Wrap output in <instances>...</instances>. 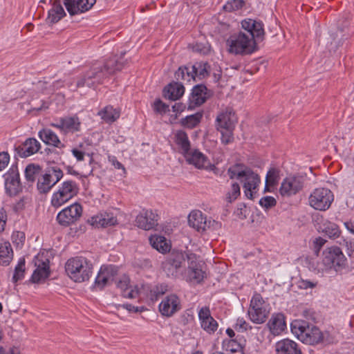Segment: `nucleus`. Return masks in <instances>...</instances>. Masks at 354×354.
Listing matches in <instances>:
<instances>
[{"mask_svg": "<svg viewBox=\"0 0 354 354\" xmlns=\"http://www.w3.org/2000/svg\"><path fill=\"white\" fill-rule=\"evenodd\" d=\"M123 64L116 57L107 59L103 66L93 67L77 82L76 88L94 86L102 83L104 79L122 68Z\"/></svg>", "mask_w": 354, "mask_h": 354, "instance_id": "f257e3e1", "label": "nucleus"}, {"mask_svg": "<svg viewBox=\"0 0 354 354\" xmlns=\"http://www.w3.org/2000/svg\"><path fill=\"white\" fill-rule=\"evenodd\" d=\"M291 331L306 344L317 345L324 340L323 332L317 326L304 320H295L291 324Z\"/></svg>", "mask_w": 354, "mask_h": 354, "instance_id": "f03ea898", "label": "nucleus"}, {"mask_svg": "<svg viewBox=\"0 0 354 354\" xmlns=\"http://www.w3.org/2000/svg\"><path fill=\"white\" fill-rule=\"evenodd\" d=\"M241 164H235L227 169V174L230 179L236 178L243 183V189L245 196L248 198H253V193L259 186L261 180L257 174L250 169H243Z\"/></svg>", "mask_w": 354, "mask_h": 354, "instance_id": "7ed1b4c3", "label": "nucleus"}, {"mask_svg": "<svg viewBox=\"0 0 354 354\" xmlns=\"http://www.w3.org/2000/svg\"><path fill=\"white\" fill-rule=\"evenodd\" d=\"M65 271L71 279L82 283L90 279L93 272V264L85 257H75L67 260Z\"/></svg>", "mask_w": 354, "mask_h": 354, "instance_id": "20e7f679", "label": "nucleus"}, {"mask_svg": "<svg viewBox=\"0 0 354 354\" xmlns=\"http://www.w3.org/2000/svg\"><path fill=\"white\" fill-rule=\"evenodd\" d=\"M227 51L234 55H250L257 49L255 41L251 39L244 32L231 35L226 41Z\"/></svg>", "mask_w": 354, "mask_h": 354, "instance_id": "39448f33", "label": "nucleus"}, {"mask_svg": "<svg viewBox=\"0 0 354 354\" xmlns=\"http://www.w3.org/2000/svg\"><path fill=\"white\" fill-rule=\"evenodd\" d=\"M79 192V187L73 180L64 181L57 192L51 197V205L54 207H59L67 203Z\"/></svg>", "mask_w": 354, "mask_h": 354, "instance_id": "423d86ee", "label": "nucleus"}, {"mask_svg": "<svg viewBox=\"0 0 354 354\" xmlns=\"http://www.w3.org/2000/svg\"><path fill=\"white\" fill-rule=\"evenodd\" d=\"M62 170L57 167L48 168L45 174L38 178L37 189L39 194H46L50 192L63 177Z\"/></svg>", "mask_w": 354, "mask_h": 354, "instance_id": "0eeeda50", "label": "nucleus"}, {"mask_svg": "<svg viewBox=\"0 0 354 354\" xmlns=\"http://www.w3.org/2000/svg\"><path fill=\"white\" fill-rule=\"evenodd\" d=\"M334 200L333 192L324 187L315 189L308 198L309 205L316 210L326 211Z\"/></svg>", "mask_w": 354, "mask_h": 354, "instance_id": "6e6552de", "label": "nucleus"}, {"mask_svg": "<svg viewBox=\"0 0 354 354\" xmlns=\"http://www.w3.org/2000/svg\"><path fill=\"white\" fill-rule=\"evenodd\" d=\"M305 181V177L299 174L286 177L279 187L280 195L286 198L296 195L303 189Z\"/></svg>", "mask_w": 354, "mask_h": 354, "instance_id": "1a4fd4ad", "label": "nucleus"}, {"mask_svg": "<svg viewBox=\"0 0 354 354\" xmlns=\"http://www.w3.org/2000/svg\"><path fill=\"white\" fill-rule=\"evenodd\" d=\"M322 261L326 267L338 271L345 267L346 259L339 247L332 246L324 250Z\"/></svg>", "mask_w": 354, "mask_h": 354, "instance_id": "9d476101", "label": "nucleus"}, {"mask_svg": "<svg viewBox=\"0 0 354 354\" xmlns=\"http://www.w3.org/2000/svg\"><path fill=\"white\" fill-rule=\"evenodd\" d=\"M248 314L250 320L255 324H262L266 322L269 311L260 294H255L252 297Z\"/></svg>", "mask_w": 354, "mask_h": 354, "instance_id": "9b49d317", "label": "nucleus"}, {"mask_svg": "<svg viewBox=\"0 0 354 354\" xmlns=\"http://www.w3.org/2000/svg\"><path fill=\"white\" fill-rule=\"evenodd\" d=\"M82 214L81 205L75 203L59 212L56 219L59 225L67 227L75 223Z\"/></svg>", "mask_w": 354, "mask_h": 354, "instance_id": "f8f14e48", "label": "nucleus"}, {"mask_svg": "<svg viewBox=\"0 0 354 354\" xmlns=\"http://www.w3.org/2000/svg\"><path fill=\"white\" fill-rule=\"evenodd\" d=\"M241 26L243 29L246 31L245 35L255 41V44L257 41H261L264 39V25L261 21L245 19L241 21Z\"/></svg>", "mask_w": 354, "mask_h": 354, "instance_id": "ddd939ff", "label": "nucleus"}, {"mask_svg": "<svg viewBox=\"0 0 354 354\" xmlns=\"http://www.w3.org/2000/svg\"><path fill=\"white\" fill-rule=\"evenodd\" d=\"M241 26L243 29L246 31L245 35L255 41V44L257 41H261L264 39V25L261 21L245 19L241 21Z\"/></svg>", "mask_w": 354, "mask_h": 354, "instance_id": "4468645a", "label": "nucleus"}, {"mask_svg": "<svg viewBox=\"0 0 354 354\" xmlns=\"http://www.w3.org/2000/svg\"><path fill=\"white\" fill-rule=\"evenodd\" d=\"M5 189L10 196H16L22 191V185L17 167H12L4 175Z\"/></svg>", "mask_w": 354, "mask_h": 354, "instance_id": "2eb2a0df", "label": "nucleus"}, {"mask_svg": "<svg viewBox=\"0 0 354 354\" xmlns=\"http://www.w3.org/2000/svg\"><path fill=\"white\" fill-rule=\"evenodd\" d=\"M188 263V277L191 281L201 282L205 277V272L203 270L204 263L198 261L195 254L189 253L186 255Z\"/></svg>", "mask_w": 354, "mask_h": 354, "instance_id": "dca6fc26", "label": "nucleus"}, {"mask_svg": "<svg viewBox=\"0 0 354 354\" xmlns=\"http://www.w3.org/2000/svg\"><path fill=\"white\" fill-rule=\"evenodd\" d=\"M212 93L204 84H197L193 87L189 98L188 110L201 106L211 96Z\"/></svg>", "mask_w": 354, "mask_h": 354, "instance_id": "f3484780", "label": "nucleus"}, {"mask_svg": "<svg viewBox=\"0 0 354 354\" xmlns=\"http://www.w3.org/2000/svg\"><path fill=\"white\" fill-rule=\"evenodd\" d=\"M236 122L235 112L232 108L227 107L218 114L216 118V129H234Z\"/></svg>", "mask_w": 354, "mask_h": 354, "instance_id": "a211bd4d", "label": "nucleus"}, {"mask_svg": "<svg viewBox=\"0 0 354 354\" xmlns=\"http://www.w3.org/2000/svg\"><path fill=\"white\" fill-rule=\"evenodd\" d=\"M158 215L151 209H142L136 218L139 228L149 230L158 225Z\"/></svg>", "mask_w": 354, "mask_h": 354, "instance_id": "6ab92c4d", "label": "nucleus"}, {"mask_svg": "<svg viewBox=\"0 0 354 354\" xmlns=\"http://www.w3.org/2000/svg\"><path fill=\"white\" fill-rule=\"evenodd\" d=\"M63 2L69 15L74 16L89 10L96 0H63Z\"/></svg>", "mask_w": 354, "mask_h": 354, "instance_id": "aec40b11", "label": "nucleus"}, {"mask_svg": "<svg viewBox=\"0 0 354 354\" xmlns=\"http://www.w3.org/2000/svg\"><path fill=\"white\" fill-rule=\"evenodd\" d=\"M40 148L41 144L37 140L29 138L20 145L15 147V156L22 158H27L38 152Z\"/></svg>", "mask_w": 354, "mask_h": 354, "instance_id": "412c9836", "label": "nucleus"}, {"mask_svg": "<svg viewBox=\"0 0 354 354\" xmlns=\"http://www.w3.org/2000/svg\"><path fill=\"white\" fill-rule=\"evenodd\" d=\"M117 274L118 269L115 266L112 265L102 266L95 279V286L100 290L103 289L110 281H113Z\"/></svg>", "mask_w": 354, "mask_h": 354, "instance_id": "4be33fe9", "label": "nucleus"}, {"mask_svg": "<svg viewBox=\"0 0 354 354\" xmlns=\"http://www.w3.org/2000/svg\"><path fill=\"white\" fill-rule=\"evenodd\" d=\"M179 298L174 294L167 296L160 304L159 310L163 316L171 317L180 310Z\"/></svg>", "mask_w": 354, "mask_h": 354, "instance_id": "5701e85b", "label": "nucleus"}, {"mask_svg": "<svg viewBox=\"0 0 354 354\" xmlns=\"http://www.w3.org/2000/svg\"><path fill=\"white\" fill-rule=\"evenodd\" d=\"M81 122L77 116L61 118L57 123L50 125L59 129L64 133H74L80 130Z\"/></svg>", "mask_w": 354, "mask_h": 354, "instance_id": "b1692460", "label": "nucleus"}, {"mask_svg": "<svg viewBox=\"0 0 354 354\" xmlns=\"http://www.w3.org/2000/svg\"><path fill=\"white\" fill-rule=\"evenodd\" d=\"M184 156L189 164L198 169H212L214 167V165L209 163L208 158L197 149L189 151Z\"/></svg>", "mask_w": 354, "mask_h": 354, "instance_id": "393cba45", "label": "nucleus"}, {"mask_svg": "<svg viewBox=\"0 0 354 354\" xmlns=\"http://www.w3.org/2000/svg\"><path fill=\"white\" fill-rule=\"evenodd\" d=\"M275 351L277 354H303L299 344L288 338L278 341Z\"/></svg>", "mask_w": 354, "mask_h": 354, "instance_id": "a878e982", "label": "nucleus"}, {"mask_svg": "<svg viewBox=\"0 0 354 354\" xmlns=\"http://www.w3.org/2000/svg\"><path fill=\"white\" fill-rule=\"evenodd\" d=\"M90 222L92 225L97 227H106L116 225L118 223V220L113 213L104 212L92 216Z\"/></svg>", "mask_w": 354, "mask_h": 354, "instance_id": "bb28decb", "label": "nucleus"}, {"mask_svg": "<svg viewBox=\"0 0 354 354\" xmlns=\"http://www.w3.org/2000/svg\"><path fill=\"white\" fill-rule=\"evenodd\" d=\"M189 225L198 232H203L207 230V220L199 210L192 211L188 216Z\"/></svg>", "mask_w": 354, "mask_h": 354, "instance_id": "cd10ccee", "label": "nucleus"}, {"mask_svg": "<svg viewBox=\"0 0 354 354\" xmlns=\"http://www.w3.org/2000/svg\"><path fill=\"white\" fill-rule=\"evenodd\" d=\"M39 138L48 145H51L59 149L65 147V145L62 143L57 134L50 129H42L39 133Z\"/></svg>", "mask_w": 354, "mask_h": 354, "instance_id": "c85d7f7f", "label": "nucleus"}, {"mask_svg": "<svg viewBox=\"0 0 354 354\" xmlns=\"http://www.w3.org/2000/svg\"><path fill=\"white\" fill-rule=\"evenodd\" d=\"M185 92V88L182 83L174 82L169 84L163 90V96L166 99L173 101L178 100Z\"/></svg>", "mask_w": 354, "mask_h": 354, "instance_id": "c756f323", "label": "nucleus"}, {"mask_svg": "<svg viewBox=\"0 0 354 354\" xmlns=\"http://www.w3.org/2000/svg\"><path fill=\"white\" fill-rule=\"evenodd\" d=\"M267 325L273 335H279L286 328L284 315L281 313L273 315Z\"/></svg>", "mask_w": 354, "mask_h": 354, "instance_id": "7c9ffc66", "label": "nucleus"}, {"mask_svg": "<svg viewBox=\"0 0 354 354\" xmlns=\"http://www.w3.org/2000/svg\"><path fill=\"white\" fill-rule=\"evenodd\" d=\"M13 259V250L8 241L0 243V263L2 266H8Z\"/></svg>", "mask_w": 354, "mask_h": 354, "instance_id": "2f4dec72", "label": "nucleus"}, {"mask_svg": "<svg viewBox=\"0 0 354 354\" xmlns=\"http://www.w3.org/2000/svg\"><path fill=\"white\" fill-rule=\"evenodd\" d=\"M42 167L37 164L31 163L26 167L24 174L28 183L32 185L41 175Z\"/></svg>", "mask_w": 354, "mask_h": 354, "instance_id": "473e14b6", "label": "nucleus"}, {"mask_svg": "<svg viewBox=\"0 0 354 354\" xmlns=\"http://www.w3.org/2000/svg\"><path fill=\"white\" fill-rule=\"evenodd\" d=\"M98 115L106 123H113L120 118V111L109 105L100 111Z\"/></svg>", "mask_w": 354, "mask_h": 354, "instance_id": "72a5a7b5", "label": "nucleus"}, {"mask_svg": "<svg viewBox=\"0 0 354 354\" xmlns=\"http://www.w3.org/2000/svg\"><path fill=\"white\" fill-rule=\"evenodd\" d=\"M149 242L151 246L161 253H165L170 249V245L167 243L165 237L158 235H151L149 237Z\"/></svg>", "mask_w": 354, "mask_h": 354, "instance_id": "f704fd0d", "label": "nucleus"}, {"mask_svg": "<svg viewBox=\"0 0 354 354\" xmlns=\"http://www.w3.org/2000/svg\"><path fill=\"white\" fill-rule=\"evenodd\" d=\"M192 71L194 73V80L197 78L201 80L209 75V69L210 66L207 62H196L192 65Z\"/></svg>", "mask_w": 354, "mask_h": 354, "instance_id": "c9c22d12", "label": "nucleus"}, {"mask_svg": "<svg viewBox=\"0 0 354 354\" xmlns=\"http://www.w3.org/2000/svg\"><path fill=\"white\" fill-rule=\"evenodd\" d=\"M116 286L122 291V295L124 297L135 298L138 295V290H130L127 292L129 288V279L127 276H123L119 280L115 281Z\"/></svg>", "mask_w": 354, "mask_h": 354, "instance_id": "e433bc0d", "label": "nucleus"}, {"mask_svg": "<svg viewBox=\"0 0 354 354\" xmlns=\"http://www.w3.org/2000/svg\"><path fill=\"white\" fill-rule=\"evenodd\" d=\"M192 68L191 64L180 66L175 73V78L178 81L190 82L194 80V73L192 72Z\"/></svg>", "mask_w": 354, "mask_h": 354, "instance_id": "4c0bfd02", "label": "nucleus"}, {"mask_svg": "<svg viewBox=\"0 0 354 354\" xmlns=\"http://www.w3.org/2000/svg\"><path fill=\"white\" fill-rule=\"evenodd\" d=\"M175 137L176 144L180 147L185 156L190 150V142L187 133L183 131H178Z\"/></svg>", "mask_w": 354, "mask_h": 354, "instance_id": "58836bf2", "label": "nucleus"}, {"mask_svg": "<svg viewBox=\"0 0 354 354\" xmlns=\"http://www.w3.org/2000/svg\"><path fill=\"white\" fill-rule=\"evenodd\" d=\"M187 254H185L181 251L173 250L168 254L165 261L171 263L179 269L181 267L183 263L185 262V257L187 258Z\"/></svg>", "mask_w": 354, "mask_h": 354, "instance_id": "ea45409f", "label": "nucleus"}, {"mask_svg": "<svg viewBox=\"0 0 354 354\" xmlns=\"http://www.w3.org/2000/svg\"><path fill=\"white\" fill-rule=\"evenodd\" d=\"M50 274L49 267L43 263L41 268H37L32 273L30 281L32 283H39L41 279L48 278Z\"/></svg>", "mask_w": 354, "mask_h": 354, "instance_id": "a19ab883", "label": "nucleus"}, {"mask_svg": "<svg viewBox=\"0 0 354 354\" xmlns=\"http://www.w3.org/2000/svg\"><path fill=\"white\" fill-rule=\"evenodd\" d=\"M203 118V112H196L186 116L181 120V124L185 127L192 129L194 128L201 120Z\"/></svg>", "mask_w": 354, "mask_h": 354, "instance_id": "79ce46f5", "label": "nucleus"}, {"mask_svg": "<svg viewBox=\"0 0 354 354\" xmlns=\"http://www.w3.org/2000/svg\"><path fill=\"white\" fill-rule=\"evenodd\" d=\"M322 231L330 238H336L340 234L338 225L328 221H326L323 223Z\"/></svg>", "mask_w": 354, "mask_h": 354, "instance_id": "37998d69", "label": "nucleus"}, {"mask_svg": "<svg viewBox=\"0 0 354 354\" xmlns=\"http://www.w3.org/2000/svg\"><path fill=\"white\" fill-rule=\"evenodd\" d=\"M25 265V259L24 257L19 259L18 263L15 268L14 274L12 276V281L14 283H17L18 281L24 279L26 270Z\"/></svg>", "mask_w": 354, "mask_h": 354, "instance_id": "c03bdc74", "label": "nucleus"}, {"mask_svg": "<svg viewBox=\"0 0 354 354\" xmlns=\"http://www.w3.org/2000/svg\"><path fill=\"white\" fill-rule=\"evenodd\" d=\"M279 173L280 170L275 167H271L266 177V181L267 183V185L275 186L279 180Z\"/></svg>", "mask_w": 354, "mask_h": 354, "instance_id": "a18cd8bd", "label": "nucleus"}, {"mask_svg": "<svg viewBox=\"0 0 354 354\" xmlns=\"http://www.w3.org/2000/svg\"><path fill=\"white\" fill-rule=\"evenodd\" d=\"M245 339L243 338L230 339L228 342L227 348L232 353L235 352L239 349L244 348L245 346Z\"/></svg>", "mask_w": 354, "mask_h": 354, "instance_id": "49530a36", "label": "nucleus"}, {"mask_svg": "<svg viewBox=\"0 0 354 354\" xmlns=\"http://www.w3.org/2000/svg\"><path fill=\"white\" fill-rule=\"evenodd\" d=\"M240 186L237 183H233L231 185V189L226 195V199L228 202L231 203L235 201L240 195Z\"/></svg>", "mask_w": 354, "mask_h": 354, "instance_id": "de8ad7c7", "label": "nucleus"}, {"mask_svg": "<svg viewBox=\"0 0 354 354\" xmlns=\"http://www.w3.org/2000/svg\"><path fill=\"white\" fill-rule=\"evenodd\" d=\"M218 326L217 322L214 318L205 320L201 324V328L209 334L214 333L217 330Z\"/></svg>", "mask_w": 354, "mask_h": 354, "instance_id": "09e8293b", "label": "nucleus"}, {"mask_svg": "<svg viewBox=\"0 0 354 354\" xmlns=\"http://www.w3.org/2000/svg\"><path fill=\"white\" fill-rule=\"evenodd\" d=\"M221 133V142L224 145H227L234 141V129H217Z\"/></svg>", "mask_w": 354, "mask_h": 354, "instance_id": "8fccbe9b", "label": "nucleus"}, {"mask_svg": "<svg viewBox=\"0 0 354 354\" xmlns=\"http://www.w3.org/2000/svg\"><path fill=\"white\" fill-rule=\"evenodd\" d=\"M245 2L243 0H232V1L227 2L223 6V9L227 12H232L234 10H237L241 8Z\"/></svg>", "mask_w": 354, "mask_h": 354, "instance_id": "3c124183", "label": "nucleus"}, {"mask_svg": "<svg viewBox=\"0 0 354 354\" xmlns=\"http://www.w3.org/2000/svg\"><path fill=\"white\" fill-rule=\"evenodd\" d=\"M162 267L168 277H176L178 268L174 265L165 261L162 262Z\"/></svg>", "mask_w": 354, "mask_h": 354, "instance_id": "603ef678", "label": "nucleus"}, {"mask_svg": "<svg viewBox=\"0 0 354 354\" xmlns=\"http://www.w3.org/2000/svg\"><path fill=\"white\" fill-rule=\"evenodd\" d=\"M276 204L277 201L275 198L272 196H264L261 198L259 201V205L266 209H269L272 207H274Z\"/></svg>", "mask_w": 354, "mask_h": 354, "instance_id": "864d4df0", "label": "nucleus"}, {"mask_svg": "<svg viewBox=\"0 0 354 354\" xmlns=\"http://www.w3.org/2000/svg\"><path fill=\"white\" fill-rule=\"evenodd\" d=\"M153 109L154 111L159 113H165L167 111H169V106L165 103L162 102L160 99H157L155 100L153 103Z\"/></svg>", "mask_w": 354, "mask_h": 354, "instance_id": "5fc2aeb1", "label": "nucleus"}, {"mask_svg": "<svg viewBox=\"0 0 354 354\" xmlns=\"http://www.w3.org/2000/svg\"><path fill=\"white\" fill-rule=\"evenodd\" d=\"M167 291V286L166 285L161 284L156 286L152 290H151L152 299H158V298L164 295Z\"/></svg>", "mask_w": 354, "mask_h": 354, "instance_id": "6e6d98bb", "label": "nucleus"}, {"mask_svg": "<svg viewBox=\"0 0 354 354\" xmlns=\"http://www.w3.org/2000/svg\"><path fill=\"white\" fill-rule=\"evenodd\" d=\"M213 318L211 316L209 308L207 306L202 307L198 311V319L200 320L201 324L205 322V320H209V319Z\"/></svg>", "mask_w": 354, "mask_h": 354, "instance_id": "4d7b16f0", "label": "nucleus"}, {"mask_svg": "<svg viewBox=\"0 0 354 354\" xmlns=\"http://www.w3.org/2000/svg\"><path fill=\"white\" fill-rule=\"evenodd\" d=\"M51 12L55 13L59 15L61 19L66 16V12L60 3V0H55L51 8Z\"/></svg>", "mask_w": 354, "mask_h": 354, "instance_id": "13d9d810", "label": "nucleus"}, {"mask_svg": "<svg viewBox=\"0 0 354 354\" xmlns=\"http://www.w3.org/2000/svg\"><path fill=\"white\" fill-rule=\"evenodd\" d=\"M108 160L115 169H122L123 174H126V169L124 165L117 160L115 156H109Z\"/></svg>", "mask_w": 354, "mask_h": 354, "instance_id": "bf43d9fd", "label": "nucleus"}, {"mask_svg": "<svg viewBox=\"0 0 354 354\" xmlns=\"http://www.w3.org/2000/svg\"><path fill=\"white\" fill-rule=\"evenodd\" d=\"M345 252L350 258H354V239L345 241Z\"/></svg>", "mask_w": 354, "mask_h": 354, "instance_id": "052dcab7", "label": "nucleus"}, {"mask_svg": "<svg viewBox=\"0 0 354 354\" xmlns=\"http://www.w3.org/2000/svg\"><path fill=\"white\" fill-rule=\"evenodd\" d=\"M10 156L8 152H0V171L3 169L9 163Z\"/></svg>", "mask_w": 354, "mask_h": 354, "instance_id": "680f3d73", "label": "nucleus"}, {"mask_svg": "<svg viewBox=\"0 0 354 354\" xmlns=\"http://www.w3.org/2000/svg\"><path fill=\"white\" fill-rule=\"evenodd\" d=\"M26 197H22L13 205V210L16 212L22 211L25 208Z\"/></svg>", "mask_w": 354, "mask_h": 354, "instance_id": "e2e57ef3", "label": "nucleus"}, {"mask_svg": "<svg viewBox=\"0 0 354 354\" xmlns=\"http://www.w3.org/2000/svg\"><path fill=\"white\" fill-rule=\"evenodd\" d=\"M234 328L238 331H245L248 329V324L243 318H239Z\"/></svg>", "mask_w": 354, "mask_h": 354, "instance_id": "0e129e2a", "label": "nucleus"}, {"mask_svg": "<svg viewBox=\"0 0 354 354\" xmlns=\"http://www.w3.org/2000/svg\"><path fill=\"white\" fill-rule=\"evenodd\" d=\"M61 18L59 17V15H57L55 13L51 12V9L48 11V17L46 19V21L49 25H53L54 24L57 23Z\"/></svg>", "mask_w": 354, "mask_h": 354, "instance_id": "69168bd1", "label": "nucleus"}, {"mask_svg": "<svg viewBox=\"0 0 354 354\" xmlns=\"http://www.w3.org/2000/svg\"><path fill=\"white\" fill-rule=\"evenodd\" d=\"M7 221V214L4 208H0V233L5 229V225Z\"/></svg>", "mask_w": 354, "mask_h": 354, "instance_id": "338daca9", "label": "nucleus"}, {"mask_svg": "<svg viewBox=\"0 0 354 354\" xmlns=\"http://www.w3.org/2000/svg\"><path fill=\"white\" fill-rule=\"evenodd\" d=\"M317 283L308 280L301 279L299 281V287L302 289L313 288L316 286Z\"/></svg>", "mask_w": 354, "mask_h": 354, "instance_id": "774afa93", "label": "nucleus"}]
</instances>
